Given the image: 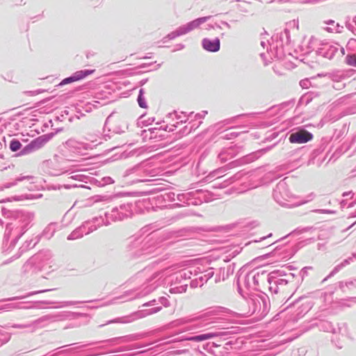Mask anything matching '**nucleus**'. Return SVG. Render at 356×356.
<instances>
[{"mask_svg": "<svg viewBox=\"0 0 356 356\" xmlns=\"http://www.w3.org/2000/svg\"><path fill=\"white\" fill-rule=\"evenodd\" d=\"M313 138V135L308 131L301 129L290 135L289 141L291 143H305Z\"/></svg>", "mask_w": 356, "mask_h": 356, "instance_id": "nucleus-1", "label": "nucleus"}, {"mask_svg": "<svg viewBox=\"0 0 356 356\" xmlns=\"http://www.w3.org/2000/svg\"><path fill=\"white\" fill-rule=\"evenodd\" d=\"M202 44L204 49L211 52L218 51L220 47V42L218 38H216L215 40L204 38L202 40Z\"/></svg>", "mask_w": 356, "mask_h": 356, "instance_id": "nucleus-2", "label": "nucleus"}, {"mask_svg": "<svg viewBox=\"0 0 356 356\" xmlns=\"http://www.w3.org/2000/svg\"><path fill=\"white\" fill-rule=\"evenodd\" d=\"M94 71L95 70H81L76 72L72 76L63 80V81L60 83V85L67 84L71 82L76 81L82 79H84L86 76L93 73Z\"/></svg>", "mask_w": 356, "mask_h": 356, "instance_id": "nucleus-3", "label": "nucleus"}, {"mask_svg": "<svg viewBox=\"0 0 356 356\" xmlns=\"http://www.w3.org/2000/svg\"><path fill=\"white\" fill-rule=\"evenodd\" d=\"M219 336V334L215 332H209L206 334H202L200 335L191 337L188 339L189 341H202L205 340H209Z\"/></svg>", "mask_w": 356, "mask_h": 356, "instance_id": "nucleus-4", "label": "nucleus"}, {"mask_svg": "<svg viewBox=\"0 0 356 356\" xmlns=\"http://www.w3.org/2000/svg\"><path fill=\"white\" fill-rule=\"evenodd\" d=\"M22 147L21 143L17 140H13L10 143V149L13 152L19 150Z\"/></svg>", "mask_w": 356, "mask_h": 356, "instance_id": "nucleus-5", "label": "nucleus"}, {"mask_svg": "<svg viewBox=\"0 0 356 356\" xmlns=\"http://www.w3.org/2000/svg\"><path fill=\"white\" fill-rule=\"evenodd\" d=\"M346 63L348 65L356 67V56L355 55H348L346 58Z\"/></svg>", "mask_w": 356, "mask_h": 356, "instance_id": "nucleus-6", "label": "nucleus"}, {"mask_svg": "<svg viewBox=\"0 0 356 356\" xmlns=\"http://www.w3.org/2000/svg\"><path fill=\"white\" fill-rule=\"evenodd\" d=\"M138 102L139 106L141 108H147V104L145 102V101L143 100V98L142 97V91L141 90L140 91V95H138Z\"/></svg>", "mask_w": 356, "mask_h": 356, "instance_id": "nucleus-7", "label": "nucleus"}]
</instances>
